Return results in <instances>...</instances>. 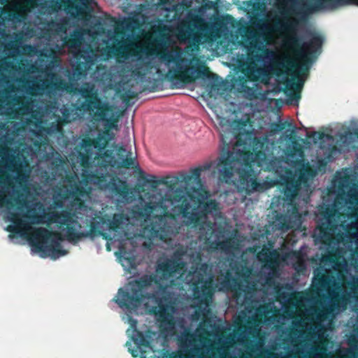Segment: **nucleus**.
Returning <instances> with one entry per match:
<instances>
[{
	"label": "nucleus",
	"mask_w": 358,
	"mask_h": 358,
	"mask_svg": "<svg viewBox=\"0 0 358 358\" xmlns=\"http://www.w3.org/2000/svg\"><path fill=\"white\" fill-rule=\"evenodd\" d=\"M263 3L273 2L274 11L266 15V21L269 26L274 23H280L282 29L281 48L276 51L267 50L261 57L264 66L271 69L272 64H279L285 68L287 73L298 80L302 85L306 76L308 66L307 62L311 54L315 52L322 43L320 36H313L309 42L304 43L297 51L296 58L291 54L295 51L298 38L296 36V23L288 20L281 23L283 17L291 14L308 15L317 11L335 8L348 3L345 0H261Z\"/></svg>",
	"instance_id": "f257e3e1"
},
{
	"label": "nucleus",
	"mask_w": 358,
	"mask_h": 358,
	"mask_svg": "<svg viewBox=\"0 0 358 358\" xmlns=\"http://www.w3.org/2000/svg\"><path fill=\"white\" fill-rule=\"evenodd\" d=\"M152 279L148 276H144L139 279L135 284L130 282L124 288H120L116 296L115 302L127 315V318H123L131 326L127 329V334L132 338V343H127L129 352L133 357H138L142 354V346L148 342L136 330L137 322L129 316V313L137 312L139 310L148 312H155L157 308L166 312L162 299H159L157 294L147 295L148 286L151 285Z\"/></svg>",
	"instance_id": "f03ea898"
},
{
	"label": "nucleus",
	"mask_w": 358,
	"mask_h": 358,
	"mask_svg": "<svg viewBox=\"0 0 358 358\" xmlns=\"http://www.w3.org/2000/svg\"><path fill=\"white\" fill-rule=\"evenodd\" d=\"M184 66L182 59V53L172 50H165L160 57L152 59V61L141 68L138 73V76H148L158 74L159 76L162 72L167 71L171 76L176 73Z\"/></svg>",
	"instance_id": "7ed1b4c3"
},
{
	"label": "nucleus",
	"mask_w": 358,
	"mask_h": 358,
	"mask_svg": "<svg viewBox=\"0 0 358 358\" xmlns=\"http://www.w3.org/2000/svg\"><path fill=\"white\" fill-rule=\"evenodd\" d=\"M241 149L233 148V151H222L221 156L217 161L203 165L201 168L194 169L192 171V174L198 179L203 171L217 168L219 169L220 182H229L232 175L234 167L238 164L242 155L239 153Z\"/></svg>",
	"instance_id": "20e7f679"
},
{
	"label": "nucleus",
	"mask_w": 358,
	"mask_h": 358,
	"mask_svg": "<svg viewBox=\"0 0 358 358\" xmlns=\"http://www.w3.org/2000/svg\"><path fill=\"white\" fill-rule=\"evenodd\" d=\"M285 165H288L287 162H282ZM276 172L280 176L281 183H287L286 191L285 194L287 196H289V194L287 193V191L294 189L293 191L294 192L298 189V184L293 185V182L295 181L296 178L298 176L296 173H293L290 169L287 170L286 166L280 165L279 168H277Z\"/></svg>",
	"instance_id": "39448f33"
},
{
	"label": "nucleus",
	"mask_w": 358,
	"mask_h": 358,
	"mask_svg": "<svg viewBox=\"0 0 358 358\" xmlns=\"http://www.w3.org/2000/svg\"><path fill=\"white\" fill-rule=\"evenodd\" d=\"M184 267L185 264L182 263H177V264L175 265V262H172L165 266L159 264L157 269V273H159L160 271H162L163 272L166 273L164 275H166V273L174 276H176L177 274H180L178 278H183V276L185 275Z\"/></svg>",
	"instance_id": "423d86ee"
},
{
	"label": "nucleus",
	"mask_w": 358,
	"mask_h": 358,
	"mask_svg": "<svg viewBox=\"0 0 358 358\" xmlns=\"http://www.w3.org/2000/svg\"><path fill=\"white\" fill-rule=\"evenodd\" d=\"M213 203L208 204L205 209V213H199L198 215H196L195 222L197 225L201 227V229L205 230L204 224L207 226H210L211 222L210 218H214L215 214L212 210Z\"/></svg>",
	"instance_id": "0eeeda50"
},
{
	"label": "nucleus",
	"mask_w": 358,
	"mask_h": 358,
	"mask_svg": "<svg viewBox=\"0 0 358 358\" xmlns=\"http://www.w3.org/2000/svg\"><path fill=\"white\" fill-rule=\"evenodd\" d=\"M178 3L179 0H159V5L167 11L176 10Z\"/></svg>",
	"instance_id": "6e6552de"
},
{
	"label": "nucleus",
	"mask_w": 358,
	"mask_h": 358,
	"mask_svg": "<svg viewBox=\"0 0 358 358\" xmlns=\"http://www.w3.org/2000/svg\"><path fill=\"white\" fill-rule=\"evenodd\" d=\"M346 305H347L346 301H343L342 302L341 305H339V304L336 305L334 303H332V304H331L329 310L327 313L332 315L338 314L340 312L343 311L345 308Z\"/></svg>",
	"instance_id": "1a4fd4ad"
},
{
	"label": "nucleus",
	"mask_w": 358,
	"mask_h": 358,
	"mask_svg": "<svg viewBox=\"0 0 358 358\" xmlns=\"http://www.w3.org/2000/svg\"><path fill=\"white\" fill-rule=\"evenodd\" d=\"M350 203L352 204H355V208H358V189H352L350 191L349 194Z\"/></svg>",
	"instance_id": "9d476101"
},
{
	"label": "nucleus",
	"mask_w": 358,
	"mask_h": 358,
	"mask_svg": "<svg viewBox=\"0 0 358 358\" xmlns=\"http://www.w3.org/2000/svg\"><path fill=\"white\" fill-rule=\"evenodd\" d=\"M0 208L3 209V176H0Z\"/></svg>",
	"instance_id": "9b49d317"
},
{
	"label": "nucleus",
	"mask_w": 358,
	"mask_h": 358,
	"mask_svg": "<svg viewBox=\"0 0 358 358\" xmlns=\"http://www.w3.org/2000/svg\"><path fill=\"white\" fill-rule=\"evenodd\" d=\"M200 275V271H198L197 269L194 271L193 273H192V278H189V276L187 275L185 278V280L188 282H192V284H197V282H199V280H194V278L196 277H198L199 275Z\"/></svg>",
	"instance_id": "f8f14e48"
},
{
	"label": "nucleus",
	"mask_w": 358,
	"mask_h": 358,
	"mask_svg": "<svg viewBox=\"0 0 358 358\" xmlns=\"http://www.w3.org/2000/svg\"><path fill=\"white\" fill-rule=\"evenodd\" d=\"M258 185L255 180L250 179L249 181L247 180V187L245 189L247 191H255L257 190Z\"/></svg>",
	"instance_id": "ddd939ff"
},
{
	"label": "nucleus",
	"mask_w": 358,
	"mask_h": 358,
	"mask_svg": "<svg viewBox=\"0 0 358 358\" xmlns=\"http://www.w3.org/2000/svg\"><path fill=\"white\" fill-rule=\"evenodd\" d=\"M122 151L126 154V157H127L125 159H123L122 164L124 165H127V166L133 165L134 164V162H133L132 158L131 157H130V158L128 157L129 154H130L129 152L127 151L125 149H123Z\"/></svg>",
	"instance_id": "4468645a"
},
{
	"label": "nucleus",
	"mask_w": 358,
	"mask_h": 358,
	"mask_svg": "<svg viewBox=\"0 0 358 358\" xmlns=\"http://www.w3.org/2000/svg\"><path fill=\"white\" fill-rule=\"evenodd\" d=\"M176 37L178 40L180 41L186 42L187 41L189 40V37L186 36V34L183 33L182 31H180V32L176 35Z\"/></svg>",
	"instance_id": "2eb2a0df"
},
{
	"label": "nucleus",
	"mask_w": 358,
	"mask_h": 358,
	"mask_svg": "<svg viewBox=\"0 0 358 358\" xmlns=\"http://www.w3.org/2000/svg\"><path fill=\"white\" fill-rule=\"evenodd\" d=\"M55 200L59 201L60 203L57 204V206H66V203L69 201V196H66V197L64 198L63 200H59L57 196L55 197Z\"/></svg>",
	"instance_id": "dca6fc26"
},
{
	"label": "nucleus",
	"mask_w": 358,
	"mask_h": 358,
	"mask_svg": "<svg viewBox=\"0 0 358 358\" xmlns=\"http://www.w3.org/2000/svg\"><path fill=\"white\" fill-rule=\"evenodd\" d=\"M293 255L295 256L296 258L298 259L299 265V268H296V269L299 270L301 268L303 267V260H302V259L301 257H299V254H296V253L294 252V253H293Z\"/></svg>",
	"instance_id": "f3484780"
},
{
	"label": "nucleus",
	"mask_w": 358,
	"mask_h": 358,
	"mask_svg": "<svg viewBox=\"0 0 358 358\" xmlns=\"http://www.w3.org/2000/svg\"><path fill=\"white\" fill-rule=\"evenodd\" d=\"M354 227L357 229V232L352 234V235L357 239L358 244V222L354 223Z\"/></svg>",
	"instance_id": "a211bd4d"
},
{
	"label": "nucleus",
	"mask_w": 358,
	"mask_h": 358,
	"mask_svg": "<svg viewBox=\"0 0 358 358\" xmlns=\"http://www.w3.org/2000/svg\"><path fill=\"white\" fill-rule=\"evenodd\" d=\"M106 126H107L110 128L115 129H117V125L116 123L106 124Z\"/></svg>",
	"instance_id": "6ab92c4d"
},
{
	"label": "nucleus",
	"mask_w": 358,
	"mask_h": 358,
	"mask_svg": "<svg viewBox=\"0 0 358 358\" xmlns=\"http://www.w3.org/2000/svg\"><path fill=\"white\" fill-rule=\"evenodd\" d=\"M69 194L71 196V198H75V199L80 200V199L76 196L75 192H70Z\"/></svg>",
	"instance_id": "aec40b11"
},
{
	"label": "nucleus",
	"mask_w": 358,
	"mask_h": 358,
	"mask_svg": "<svg viewBox=\"0 0 358 358\" xmlns=\"http://www.w3.org/2000/svg\"><path fill=\"white\" fill-rule=\"evenodd\" d=\"M328 138V139L329 138V139H331V141H333V140L331 139V138H330L328 135H324V136H323V137H322V138Z\"/></svg>",
	"instance_id": "412c9836"
},
{
	"label": "nucleus",
	"mask_w": 358,
	"mask_h": 358,
	"mask_svg": "<svg viewBox=\"0 0 358 358\" xmlns=\"http://www.w3.org/2000/svg\"><path fill=\"white\" fill-rule=\"evenodd\" d=\"M221 138H222V140L223 141H224V143H227V141H225V139H224V138H225V136H224V134H221Z\"/></svg>",
	"instance_id": "4be33fe9"
},
{
	"label": "nucleus",
	"mask_w": 358,
	"mask_h": 358,
	"mask_svg": "<svg viewBox=\"0 0 358 358\" xmlns=\"http://www.w3.org/2000/svg\"><path fill=\"white\" fill-rule=\"evenodd\" d=\"M203 267L204 268V269H205V270L207 268V266H206V265H203V266H202V268H203Z\"/></svg>",
	"instance_id": "5701e85b"
},
{
	"label": "nucleus",
	"mask_w": 358,
	"mask_h": 358,
	"mask_svg": "<svg viewBox=\"0 0 358 358\" xmlns=\"http://www.w3.org/2000/svg\"><path fill=\"white\" fill-rule=\"evenodd\" d=\"M354 1L358 5V0H354Z\"/></svg>",
	"instance_id": "b1692460"
},
{
	"label": "nucleus",
	"mask_w": 358,
	"mask_h": 358,
	"mask_svg": "<svg viewBox=\"0 0 358 358\" xmlns=\"http://www.w3.org/2000/svg\"><path fill=\"white\" fill-rule=\"evenodd\" d=\"M243 180L244 181L245 180L247 182V180L249 181L250 180H248V179L245 180V178H243Z\"/></svg>",
	"instance_id": "393cba45"
},
{
	"label": "nucleus",
	"mask_w": 358,
	"mask_h": 358,
	"mask_svg": "<svg viewBox=\"0 0 358 358\" xmlns=\"http://www.w3.org/2000/svg\"><path fill=\"white\" fill-rule=\"evenodd\" d=\"M57 204H58V203H56V206H55V208H57ZM58 207H59V206H58Z\"/></svg>",
	"instance_id": "a878e982"
}]
</instances>
